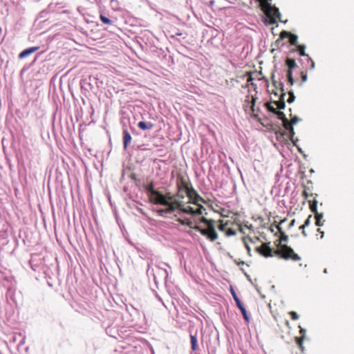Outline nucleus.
Returning <instances> with one entry per match:
<instances>
[{
  "label": "nucleus",
  "mask_w": 354,
  "mask_h": 354,
  "mask_svg": "<svg viewBox=\"0 0 354 354\" xmlns=\"http://www.w3.org/2000/svg\"><path fill=\"white\" fill-rule=\"evenodd\" d=\"M185 225H186V226H188V227H190V228H193V229H194V226H193V223H192V221L190 219L187 218H186V223H185Z\"/></svg>",
  "instance_id": "nucleus-36"
},
{
  "label": "nucleus",
  "mask_w": 354,
  "mask_h": 354,
  "mask_svg": "<svg viewBox=\"0 0 354 354\" xmlns=\"http://www.w3.org/2000/svg\"><path fill=\"white\" fill-rule=\"evenodd\" d=\"M281 257L284 259H291L297 261L301 259V257L294 252V250L287 245H282L281 246Z\"/></svg>",
  "instance_id": "nucleus-5"
},
{
  "label": "nucleus",
  "mask_w": 354,
  "mask_h": 354,
  "mask_svg": "<svg viewBox=\"0 0 354 354\" xmlns=\"http://www.w3.org/2000/svg\"><path fill=\"white\" fill-rule=\"evenodd\" d=\"M124 148L126 149L131 142V136L127 129H124L122 131Z\"/></svg>",
  "instance_id": "nucleus-11"
},
{
  "label": "nucleus",
  "mask_w": 354,
  "mask_h": 354,
  "mask_svg": "<svg viewBox=\"0 0 354 354\" xmlns=\"http://www.w3.org/2000/svg\"><path fill=\"white\" fill-rule=\"evenodd\" d=\"M273 84H274V85L275 86H276V84H277V82H276V81H273Z\"/></svg>",
  "instance_id": "nucleus-54"
},
{
  "label": "nucleus",
  "mask_w": 354,
  "mask_h": 354,
  "mask_svg": "<svg viewBox=\"0 0 354 354\" xmlns=\"http://www.w3.org/2000/svg\"><path fill=\"white\" fill-rule=\"evenodd\" d=\"M177 207L183 213L194 216V209L190 206L187 207H183L180 205H178Z\"/></svg>",
  "instance_id": "nucleus-17"
},
{
  "label": "nucleus",
  "mask_w": 354,
  "mask_h": 354,
  "mask_svg": "<svg viewBox=\"0 0 354 354\" xmlns=\"http://www.w3.org/2000/svg\"><path fill=\"white\" fill-rule=\"evenodd\" d=\"M286 65L288 66V69L287 71H292L294 68L297 67V64L295 61L290 58H287L286 60Z\"/></svg>",
  "instance_id": "nucleus-13"
},
{
  "label": "nucleus",
  "mask_w": 354,
  "mask_h": 354,
  "mask_svg": "<svg viewBox=\"0 0 354 354\" xmlns=\"http://www.w3.org/2000/svg\"><path fill=\"white\" fill-rule=\"evenodd\" d=\"M200 221L207 225V229L202 228L199 225H195L194 229L206 236L211 241H214L218 238V234L215 230L214 221L208 220L205 217H201Z\"/></svg>",
  "instance_id": "nucleus-1"
},
{
  "label": "nucleus",
  "mask_w": 354,
  "mask_h": 354,
  "mask_svg": "<svg viewBox=\"0 0 354 354\" xmlns=\"http://www.w3.org/2000/svg\"><path fill=\"white\" fill-rule=\"evenodd\" d=\"M303 341H304V337H296L297 344L300 346L301 348H303V346H302Z\"/></svg>",
  "instance_id": "nucleus-34"
},
{
  "label": "nucleus",
  "mask_w": 354,
  "mask_h": 354,
  "mask_svg": "<svg viewBox=\"0 0 354 354\" xmlns=\"http://www.w3.org/2000/svg\"><path fill=\"white\" fill-rule=\"evenodd\" d=\"M300 334L302 335V337H304V335H305V333H306V330L304 328H302L300 327Z\"/></svg>",
  "instance_id": "nucleus-41"
},
{
  "label": "nucleus",
  "mask_w": 354,
  "mask_h": 354,
  "mask_svg": "<svg viewBox=\"0 0 354 354\" xmlns=\"http://www.w3.org/2000/svg\"><path fill=\"white\" fill-rule=\"evenodd\" d=\"M271 1L272 0H264L262 2L261 8L266 17H270L272 15L279 20H281V13L279 10L278 8L271 4Z\"/></svg>",
  "instance_id": "nucleus-3"
},
{
  "label": "nucleus",
  "mask_w": 354,
  "mask_h": 354,
  "mask_svg": "<svg viewBox=\"0 0 354 354\" xmlns=\"http://www.w3.org/2000/svg\"><path fill=\"white\" fill-rule=\"evenodd\" d=\"M111 5L113 7H117L119 5L118 0H111Z\"/></svg>",
  "instance_id": "nucleus-38"
},
{
  "label": "nucleus",
  "mask_w": 354,
  "mask_h": 354,
  "mask_svg": "<svg viewBox=\"0 0 354 354\" xmlns=\"http://www.w3.org/2000/svg\"><path fill=\"white\" fill-rule=\"evenodd\" d=\"M317 232H319L321 234V238L322 239L324 237V232L322 231L319 228L317 229Z\"/></svg>",
  "instance_id": "nucleus-45"
},
{
  "label": "nucleus",
  "mask_w": 354,
  "mask_h": 354,
  "mask_svg": "<svg viewBox=\"0 0 354 354\" xmlns=\"http://www.w3.org/2000/svg\"><path fill=\"white\" fill-rule=\"evenodd\" d=\"M304 196H305L306 198H308V195L306 191L304 192Z\"/></svg>",
  "instance_id": "nucleus-50"
},
{
  "label": "nucleus",
  "mask_w": 354,
  "mask_h": 354,
  "mask_svg": "<svg viewBox=\"0 0 354 354\" xmlns=\"http://www.w3.org/2000/svg\"><path fill=\"white\" fill-rule=\"evenodd\" d=\"M324 272L327 273V269H324Z\"/></svg>",
  "instance_id": "nucleus-55"
},
{
  "label": "nucleus",
  "mask_w": 354,
  "mask_h": 354,
  "mask_svg": "<svg viewBox=\"0 0 354 354\" xmlns=\"http://www.w3.org/2000/svg\"><path fill=\"white\" fill-rule=\"evenodd\" d=\"M263 1H264V0H262V1H261V3H262Z\"/></svg>",
  "instance_id": "nucleus-59"
},
{
  "label": "nucleus",
  "mask_w": 354,
  "mask_h": 354,
  "mask_svg": "<svg viewBox=\"0 0 354 354\" xmlns=\"http://www.w3.org/2000/svg\"><path fill=\"white\" fill-rule=\"evenodd\" d=\"M289 38H290V43L291 45L297 46V39H298L297 35L290 33Z\"/></svg>",
  "instance_id": "nucleus-23"
},
{
  "label": "nucleus",
  "mask_w": 354,
  "mask_h": 354,
  "mask_svg": "<svg viewBox=\"0 0 354 354\" xmlns=\"http://www.w3.org/2000/svg\"><path fill=\"white\" fill-rule=\"evenodd\" d=\"M270 243H265L263 247H257L256 251L265 257H272V250L269 246Z\"/></svg>",
  "instance_id": "nucleus-8"
},
{
  "label": "nucleus",
  "mask_w": 354,
  "mask_h": 354,
  "mask_svg": "<svg viewBox=\"0 0 354 354\" xmlns=\"http://www.w3.org/2000/svg\"><path fill=\"white\" fill-rule=\"evenodd\" d=\"M291 32H289L288 31H286V30H283L282 32H281L280 33V38L281 39H283V38H286V37H288L290 36Z\"/></svg>",
  "instance_id": "nucleus-30"
},
{
  "label": "nucleus",
  "mask_w": 354,
  "mask_h": 354,
  "mask_svg": "<svg viewBox=\"0 0 354 354\" xmlns=\"http://www.w3.org/2000/svg\"><path fill=\"white\" fill-rule=\"evenodd\" d=\"M153 280L155 283H158V277H162L166 281L168 277V272L166 269L162 268L160 266H156V270H153Z\"/></svg>",
  "instance_id": "nucleus-7"
},
{
  "label": "nucleus",
  "mask_w": 354,
  "mask_h": 354,
  "mask_svg": "<svg viewBox=\"0 0 354 354\" xmlns=\"http://www.w3.org/2000/svg\"><path fill=\"white\" fill-rule=\"evenodd\" d=\"M299 121H300V118L295 115L292 118L290 124L292 126L293 124H296Z\"/></svg>",
  "instance_id": "nucleus-32"
},
{
  "label": "nucleus",
  "mask_w": 354,
  "mask_h": 354,
  "mask_svg": "<svg viewBox=\"0 0 354 354\" xmlns=\"http://www.w3.org/2000/svg\"><path fill=\"white\" fill-rule=\"evenodd\" d=\"M277 115V118L283 122V127L286 126L288 124L290 123L289 120L286 117V115L282 111H277V113L275 114Z\"/></svg>",
  "instance_id": "nucleus-16"
},
{
  "label": "nucleus",
  "mask_w": 354,
  "mask_h": 354,
  "mask_svg": "<svg viewBox=\"0 0 354 354\" xmlns=\"http://www.w3.org/2000/svg\"><path fill=\"white\" fill-rule=\"evenodd\" d=\"M253 101L254 102H253V104L252 105L254 106V105L255 99H253Z\"/></svg>",
  "instance_id": "nucleus-58"
},
{
  "label": "nucleus",
  "mask_w": 354,
  "mask_h": 354,
  "mask_svg": "<svg viewBox=\"0 0 354 354\" xmlns=\"http://www.w3.org/2000/svg\"><path fill=\"white\" fill-rule=\"evenodd\" d=\"M288 95H289V97L287 100L288 103H292L295 101V96L294 95V93L292 91H288Z\"/></svg>",
  "instance_id": "nucleus-28"
},
{
  "label": "nucleus",
  "mask_w": 354,
  "mask_h": 354,
  "mask_svg": "<svg viewBox=\"0 0 354 354\" xmlns=\"http://www.w3.org/2000/svg\"><path fill=\"white\" fill-rule=\"evenodd\" d=\"M297 48L299 49V53L300 56L307 57H308L309 55L305 53V45H297Z\"/></svg>",
  "instance_id": "nucleus-22"
},
{
  "label": "nucleus",
  "mask_w": 354,
  "mask_h": 354,
  "mask_svg": "<svg viewBox=\"0 0 354 354\" xmlns=\"http://www.w3.org/2000/svg\"><path fill=\"white\" fill-rule=\"evenodd\" d=\"M80 84H81L82 89H84L86 91L91 90L92 87H93L92 85L91 84V83L88 82L87 79L82 80L81 81Z\"/></svg>",
  "instance_id": "nucleus-18"
},
{
  "label": "nucleus",
  "mask_w": 354,
  "mask_h": 354,
  "mask_svg": "<svg viewBox=\"0 0 354 354\" xmlns=\"http://www.w3.org/2000/svg\"><path fill=\"white\" fill-rule=\"evenodd\" d=\"M156 297L158 299L159 301H162V299L158 295H156Z\"/></svg>",
  "instance_id": "nucleus-53"
},
{
  "label": "nucleus",
  "mask_w": 354,
  "mask_h": 354,
  "mask_svg": "<svg viewBox=\"0 0 354 354\" xmlns=\"http://www.w3.org/2000/svg\"><path fill=\"white\" fill-rule=\"evenodd\" d=\"M182 35V32H179V31H177L174 35H173L172 37H175V36H180Z\"/></svg>",
  "instance_id": "nucleus-46"
},
{
  "label": "nucleus",
  "mask_w": 354,
  "mask_h": 354,
  "mask_svg": "<svg viewBox=\"0 0 354 354\" xmlns=\"http://www.w3.org/2000/svg\"><path fill=\"white\" fill-rule=\"evenodd\" d=\"M286 130L289 131L290 133V139L292 141L294 145H296V143L293 140V137L295 135V131L293 127L289 124H288L286 126L284 127Z\"/></svg>",
  "instance_id": "nucleus-19"
},
{
  "label": "nucleus",
  "mask_w": 354,
  "mask_h": 354,
  "mask_svg": "<svg viewBox=\"0 0 354 354\" xmlns=\"http://www.w3.org/2000/svg\"><path fill=\"white\" fill-rule=\"evenodd\" d=\"M153 124L149 122H146L144 121H140L138 124V127L142 130H150L153 127Z\"/></svg>",
  "instance_id": "nucleus-12"
},
{
  "label": "nucleus",
  "mask_w": 354,
  "mask_h": 354,
  "mask_svg": "<svg viewBox=\"0 0 354 354\" xmlns=\"http://www.w3.org/2000/svg\"><path fill=\"white\" fill-rule=\"evenodd\" d=\"M205 207L203 205H198V207L196 209H194V216L195 215H201L203 214V212H205Z\"/></svg>",
  "instance_id": "nucleus-24"
},
{
  "label": "nucleus",
  "mask_w": 354,
  "mask_h": 354,
  "mask_svg": "<svg viewBox=\"0 0 354 354\" xmlns=\"http://www.w3.org/2000/svg\"><path fill=\"white\" fill-rule=\"evenodd\" d=\"M245 277H247V279L252 283V279L250 277V275H248L247 273L245 272Z\"/></svg>",
  "instance_id": "nucleus-47"
},
{
  "label": "nucleus",
  "mask_w": 354,
  "mask_h": 354,
  "mask_svg": "<svg viewBox=\"0 0 354 354\" xmlns=\"http://www.w3.org/2000/svg\"><path fill=\"white\" fill-rule=\"evenodd\" d=\"M245 247L247 248L248 254L250 256H251V248H250V246L248 244H245Z\"/></svg>",
  "instance_id": "nucleus-42"
},
{
  "label": "nucleus",
  "mask_w": 354,
  "mask_h": 354,
  "mask_svg": "<svg viewBox=\"0 0 354 354\" xmlns=\"http://www.w3.org/2000/svg\"><path fill=\"white\" fill-rule=\"evenodd\" d=\"M278 229L280 232V233L281 234V242H287L288 241V236L287 235H286L283 232L281 231V228L279 227H278Z\"/></svg>",
  "instance_id": "nucleus-29"
},
{
  "label": "nucleus",
  "mask_w": 354,
  "mask_h": 354,
  "mask_svg": "<svg viewBox=\"0 0 354 354\" xmlns=\"http://www.w3.org/2000/svg\"><path fill=\"white\" fill-rule=\"evenodd\" d=\"M218 228H219L220 230H224V227L223 225L219 226Z\"/></svg>",
  "instance_id": "nucleus-51"
},
{
  "label": "nucleus",
  "mask_w": 354,
  "mask_h": 354,
  "mask_svg": "<svg viewBox=\"0 0 354 354\" xmlns=\"http://www.w3.org/2000/svg\"><path fill=\"white\" fill-rule=\"evenodd\" d=\"M39 49V46H33V47L26 48L19 53V58L21 59H24L26 57L31 55L32 53L36 52Z\"/></svg>",
  "instance_id": "nucleus-10"
},
{
  "label": "nucleus",
  "mask_w": 354,
  "mask_h": 354,
  "mask_svg": "<svg viewBox=\"0 0 354 354\" xmlns=\"http://www.w3.org/2000/svg\"><path fill=\"white\" fill-rule=\"evenodd\" d=\"M295 223V219L292 220L289 224V227H292V226H294Z\"/></svg>",
  "instance_id": "nucleus-44"
},
{
  "label": "nucleus",
  "mask_w": 354,
  "mask_h": 354,
  "mask_svg": "<svg viewBox=\"0 0 354 354\" xmlns=\"http://www.w3.org/2000/svg\"><path fill=\"white\" fill-rule=\"evenodd\" d=\"M145 190L151 203L154 204H166V196L154 189L153 182L149 183L145 186Z\"/></svg>",
  "instance_id": "nucleus-2"
},
{
  "label": "nucleus",
  "mask_w": 354,
  "mask_h": 354,
  "mask_svg": "<svg viewBox=\"0 0 354 354\" xmlns=\"http://www.w3.org/2000/svg\"><path fill=\"white\" fill-rule=\"evenodd\" d=\"M230 292L232 295L234 300L236 302V306L241 310V312L243 315V319H245V321L247 323H249L250 322V317L248 315L247 310H246L245 306H243V304H242V302L241 301V300L239 299V298L238 297V296L236 295L234 290L232 288H231Z\"/></svg>",
  "instance_id": "nucleus-6"
},
{
  "label": "nucleus",
  "mask_w": 354,
  "mask_h": 354,
  "mask_svg": "<svg viewBox=\"0 0 354 354\" xmlns=\"http://www.w3.org/2000/svg\"><path fill=\"white\" fill-rule=\"evenodd\" d=\"M261 1L262 0H257V1L259 2L261 4Z\"/></svg>",
  "instance_id": "nucleus-56"
},
{
  "label": "nucleus",
  "mask_w": 354,
  "mask_h": 354,
  "mask_svg": "<svg viewBox=\"0 0 354 354\" xmlns=\"http://www.w3.org/2000/svg\"><path fill=\"white\" fill-rule=\"evenodd\" d=\"M305 227H306V226H304V225H301V226L299 227V229L303 230H304V229H305Z\"/></svg>",
  "instance_id": "nucleus-48"
},
{
  "label": "nucleus",
  "mask_w": 354,
  "mask_h": 354,
  "mask_svg": "<svg viewBox=\"0 0 354 354\" xmlns=\"http://www.w3.org/2000/svg\"><path fill=\"white\" fill-rule=\"evenodd\" d=\"M324 214L323 213H317L315 214V218L316 220L315 225L317 226H322L324 223V220H323Z\"/></svg>",
  "instance_id": "nucleus-15"
},
{
  "label": "nucleus",
  "mask_w": 354,
  "mask_h": 354,
  "mask_svg": "<svg viewBox=\"0 0 354 354\" xmlns=\"http://www.w3.org/2000/svg\"><path fill=\"white\" fill-rule=\"evenodd\" d=\"M289 314H290V315L291 316V318H292V319H294V320H297V319H299V315H298V314H297L296 312H295V311H290V312L289 313Z\"/></svg>",
  "instance_id": "nucleus-31"
},
{
  "label": "nucleus",
  "mask_w": 354,
  "mask_h": 354,
  "mask_svg": "<svg viewBox=\"0 0 354 354\" xmlns=\"http://www.w3.org/2000/svg\"><path fill=\"white\" fill-rule=\"evenodd\" d=\"M227 236H234L236 234V231L232 228H229L226 231Z\"/></svg>",
  "instance_id": "nucleus-33"
},
{
  "label": "nucleus",
  "mask_w": 354,
  "mask_h": 354,
  "mask_svg": "<svg viewBox=\"0 0 354 354\" xmlns=\"http://www.w3.org/2000/svg\"><path fill=\"white\" fill-rule=\"evenodd\" d=\"M234 262H235L237 265H244V264H245V262H244V261H238L237 260H234Z\"/></svg>",
  "instance_id": "nucleus-43"
},
{
  "label": "nucleus",
  "mask_w": 354,
  "mask_h": 354,
  "mask_svg": "<svg viewBox=\"0 0 354 354\" xmlns=\"http://www.w3.org/2000/svg\"><path fill=\"white\" fill-rule=\"evenodd\" d=\"M279 86H281V90L282 91V94L281 95L280 100L279 101H274L273 103L279 108V109H284L286 107V103L284 101V97L286 95V93H284V85L283 83L280 82Z\"/></svg>",
  "instance_id": "nucleus-9"
},
{
  "label": "nucleus",
  "mask_w": 354,
  "mask_h": 354,
  "mask_svg": "<svg viewBox=\"0 0 354 354\" xmlns=\"http://www.w3.org/2000/svg\"><path fill=\"white\" fill-rule=\"evenodd\" d=\"M267 110L274 114H276L277 113V110L271 104L270 102H267L266 104H265Z\"/></svg>",
  "instance_id": "nucleus-25"
},
{
  "label": "nucleus",
  "mask_w": 354,
  "mask_h": 354,
  "mask_svg": "<svg viewBox=\"0 0 354 354\" xmlns=\"http://www.w3.org/2000/svg\"><path fill=\"white\" fill-rule=\"evenodd\" d=\"M309 203H310V209L311 212L314 214L319 213L317 212V201L316 200H314L312 202L309 201Z\"/></svg>",
  "instance_id": "nucleus-21"
},
{
  "label": "nucleus",
  "mask_w": 354,
  "mask_h": 354,
  "mask_svg": "<svg viewBox=\"0 0 354 354\" xmlns=\"http://www.w3.org/2000/svg\"><path fill=\"white\" fill-rule=\"evenodd\" d=\"M190 339H191V348L193 351H195L198 349V339L196 335L190 334Z\"/></svg>",
  "instance_id": "nucleus-14"
},
{
  "label": "nucleus",
  "mask_w": 354,
  "mask_h": 354,
  "mask_svg": "<svg viewBox=\"0 0 354 354\" xmlns=\"http://www.w3.org/2000/svg\"><path fill=\"white\" fill-rule=\"evenodd\" d=\"M198 197L199 200H201V201H202V200H203V199H202V198H201V197H200L199 196H198Z\"/></svg>",
  "instance_id": "nucleus-57"
},
{
  "label": "nucleus",
  "mask_w": 354,
  "mask_h": 354,
  "mask_svg": "<svg viewBox=\"0 0 354 354\" xmlns=\"http://www.w3.org/2000/svg\"><path fill=\"white\" fill-rule=\"evenodd\" d=\"M171 197L168 198L166 196V204H160L161 205L165 206L166 207L160 208L156 210V212L159 216L162 217H167V214L174 212L176 209V203L177 202H171Z\"/></svg>",
  "instance_id": "nucleus-4"
},
{
  "label": "nucleus",
  "mask_w": 354,
  "mask_h": 354,
  "mask_svg": "<svg viewBox=\"0 0 354 354\" xmlns=\"http://www.w3.org/2000/svg\"><path fill=\"white\" fill-rule=\"evenodd\" d=\"M176 221L178 222L182 225H185L186 223V218L185 219H182L180 218H178Z\"/></svg>",
  "instance_id": "nucleus-37"
},
{
  "label": "nucleus",
  "mask_w": 354,
  "mask_h": 354,
  "mask_svg": "<svg viewBox=\"0 0 354 354\" xmlns=\"http://www.w3.org/2000/svg\"><path fill=\"white\" fill-rule=\"evenodd\" d=\"M301 80L303 82H305L307 80V75L306 73L301 72Z\"/></svg>",
  "instance_id": "nucleus-39"
},
{
  "label": "nucleus",
  "mask_w": 354,
  "mask_h": 354,
  "mask_svg": "<svg viewBox=\"0 0 354 354\" xmlns=\"http://www.w3.org/2000/svg\"><path fill=\"white\" fill-rule=\"evenodd\" d=\"M297 148H298L299 151L301 153H303V151H302V149H301V148H299V147H297Z\"/></svg>",
  "instance_id": "nucleus-52"
},
{
  "label": "nucleus",
  "mask_w": 354,
  "mask_h": 354,
  "mask_svg": "<svg viewBox=\"0 0 354 354\" xmlns=\"http://www.w3.org/2000/svg\"><path fill=\"white\" fill-rule=\"evenodd\" d=\"M308 60L311 63L310 68L313 69L315 68V62L310 57H308Z\"/></svg>",
  "instance_id": "nucleus-40"
},
{
  "label": "nucleus",
  "mask_w": 354,
  "mask_h": 354,
  "mask_svg": "<svg viewBox=\"0 0 354 354\" xmlns=\"http://www.w3.org/2000/svg\"><path fill=\"white\" fill-rule=\"evenodd\" d=\"M312 215H309L304 222V226H309L311 222Z\"/></svg>",
  "instance_id": "nucleus-35"
},
{
  "label": "nucleus",
  "mask_w": 354,
  "mask_h": 354,
  "mask_svg": "<svg viewBox=\"0 0 354 354\" xmlns=\"http://www.w3.org/2000/svg\"><path fill=\"white\" fill-rule=\"evenodd\" d=\"M264 24L266 25L275 24H277V18L272 15L270 17H266V18L264 20Z\"/></svg>",
  "instance_id": "nucleus-20"
},
{
  "label": "nucleus",
  "mask_w": 354,
  "mask_h": 354,
  "mask_svg": "<svg viewBox=\"0 0 354 354\" xmlns=\"http://www.w3.org/2000/svg\"><path fill=\"white\" fill-rule=\"evenodd\" d=\"M302 234H303L305 237H306V236H307V234H306V232H305V230H303V231H302Z\"/></svg>",
  "instance_id": "nucleus-49"
},
{
  "label": "nucleus",
  "mask_w": 354,
  "mask_h": 354,
  "mask_svg": "<svg viewBox=\"0 0 354 354\" xmlns=\"http://www.w3.org/2000/svg\"><path fill=\"white\" fill-rule=\"evenodd\" d=\"M286 76H287V79H288V83L292 86L295 83V80L292 77V71H287V74H286Z\"/></svg>",
  "instance_id": "nucleus-26"
},
{
  "label": "nucleus",
  "mask_w": 354,
  "mask_h": 354,
  "mask_svg": "<svg viewBox=\"0 0 354 354\" xmlns=\"http://www.w3.org/2000/svg\"><path fill=\"white\" fill-rule=\"evenodd\" d=\"M100 18L101 21H102V23L104 24H113V21L106 16L100 15Z\"/></svg>",
  "instance_id": "nucleus-27"
}]
</instances>
